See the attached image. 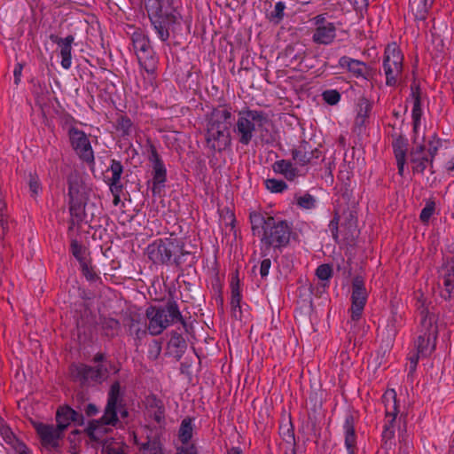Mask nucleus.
I'll return each mask as SVG.
<instances>
[{
  "label": "nucleus",
  "mask_w": 454,
  "mask_h": 454,
  "mask_svg": "<svg viewBox=\"0 0 454 454\" xmlns=\"http://www.w3.org/2000/svg\"><path fill=\"white\" fill-rule=\"evenodd\" d=\"M251 230L254 235L261 232L262 254L267 255V252L273 248L281 250L288 246L292 234V226L286 220H277L266 212L252 211L249 214Z\"/></svg>",
  "instance_id": "obj_1"
},
{
  "label": "nucleus",
  "mask_w": 454,
  "mask_h": 454,
  "mask_svg": "<svg viewBox=\"0 0 454 454\" xmlns=\"http://www.w3.org/2000/svg\"><path fill=\"white\" fill-rule=\"evenodd\" d=\"M206 141L212 151L222 152L231 145L230 128L232 124V107L223 105L206 115Z\"/></svg>",
  "instance_id": "obj_2"
},
{
  "label": "nucleus",
  "mask_w": 454,
  "mask_h": 454,
  "mask_svg": "<svg viewBox=\"0 0 454 454\" xmlns=\"http://www.w3.org/2000/svg\"><path fill=\"white\" fill-rule=\"evenodd\" d=\"M121 395L119 381L112 384L103 416L89 422L85 432L91 441L98 442L108 432L105 426L116 427L119 423L117 416L118 401Z\"/></svg>",
  "instance_id": "obj_3"
},
{
  "label": "nucleus",
  "mask_w": 454,
  "mask_h": 454,
  "mask_svg": "<svg viewBox=\"0 0 454 454\" xmlns=\"http://www.w3.org/2000/svg\"><path fill=\"white\" fill-rule=\"evenodd\" d=\"M268 115L263 111L245 108L239 112L238 120L233 127V132L238 141L243 145L251 143L256 126L262 127L268 122Z\"/></svg>",
  "instance_id": "obj_4"
},
{
  "label": "nucleus",
  "mask_w": 454,
  "mask_h": 454,
  "mask_svg": "<svg viewBox=\"0 0 454 454\" xmlns=\"http://www.w3.org/2000/svg\"><path fill=\"white\" fill-rule=\"evenodd\" d=\"M145 9L160 39L167 41L169 37V26L176 22V16L171 12L164 10L162 0H147Z\"/></svg>",
  "instance_id": "obj_5"
},
{
  "label": "nucleus",
  "mask_w": 454,
  "mask_h": 454,
  "mask_svg": "<svg viewBox=\"0 0 454 454\" xmlns=\"http://www.w3.org/2000/svg\"><path fill=\"white\" fill-rule=\"evenodd\" d=\"M184 242L174 238L159 239L147 247V254L154 263L172 264L176 253L182 250Z\"/></svg>",
  "instance_id": "obj_6"
},
{
  "label": "nucleus",
  "mask_w": 454,
  "mask_h": 454,
  "mask_svg": "<svg viewBox=\"0 0 454 454\" xmlns=\"http://www.w3.org/2000/svg\"><path fill=\"white\" fill-rule=\"evenodd\" d=\"M403 55L395 43L387 45L384 52L383 69L386 84L395 86L403 71Z\"/></svg>",
  "instance_id": "obj_7"
},
{
  "label": "nucleus",
  "mask_w": 454,
  "mask_h": 454,
  "mask_svg": "<svg viewBox=\"0 0 454 454\" xmlns=\"http://www.w3.org/2000/svg\"><path fill=\"white\" fill-rule=\"evenodd\" d=\"M438 334L436 318H425L420 320V334L416 340L417 354L426 356L434 348V341Z\"/></svg>",
  "instance_id": "obj_8"
},
{
  "label": "nucleus",
  "mask_w": 454,
  "mask_h": 454,
  "mask_svg": "<svg viewBox=\"0 0 454 454\" xmlns=\"http://www.w3.org/2000/svg\"><path fill=\"white\" fill-rule=\"evenodd\" d=\"M106 372L107 370H103L102 366L92 367L85 364H73L69 367L72 379L82 385L90 382L101 383Z\"/></svg>",
  "instance_id": "obj_9"
},
{
  "label": "nucleus",
  "mask_w": 454,
  "mask_h": 454,
  "mask_svg": "<svg viewBox=\"0 0 454 454\" xmlns=\"http://www.w3.org/2000/svg\"><path fill=\"white\" fill-rule=\"evenodd\" d=\"M35 427L43 448L49 450L59 449L60 441L64 437V426L38 423Z\"/></svg>",
  "instance_id": "obj_10"
},
{
  "label": "nucleus",
  "mask_w": 454,
  "mask_h": 454,
  "mask_svg": "<svg viewBox=\"0 0 454 454\" xmlns=\"http://www.w3.org/2000/svg\"><path fill=\"white\" fill-rule=\"evenodd\" d=\"M71 145L79 157L87 163L94 162V153L86 134L75 127L68 131Z\"/></svg>",
  "instance_id": "obj_11"
},
{
  "label": "nucleus",
  "mask_w": 454,
  "mask_h": 454,
  "mask_svg": "<svg viewBox=\"0 0 454 454\" xmlns=\"http://www.w3.org/2000/svg\"><path fill=\"white\" fill-rule=\"evenodd\" d=\"M438 286L442 298L445 301L454 299V256L447 260L439 270Z\"/></svg>",
  "instance_id": "obj_12"
},
{
  "label": "nucleus",
  "mask_w": 454,
  "mask_h": 454,
  "mask_svg": "<svg viewBox=\"0 0 454 454\" xmlns=\"http://www.w3.org/2000/svg\"><path fill=\"white\" fill-rule=\"evenodd\" d=\"M367 295L364 278L360 276L355 277L352 281V304L350 308L352 320L356 321L361 317L367 301Z\"/></svg>",
  "instance_id": "obj_13"
},
{
  "label": "nucleus",
  "mask_w": 454,
  "mask_h": 454,
  "mask_svg": "<svg viewBox=\"0 0 454 454\" xmlns=\"http://www.w3.org/2000/svg\"><path fill=\"white\" fill-rule=\"evenodd\" d=\"M292 159L300 166L311 164L313 160H317L322 156V153L317 148H312L307 141H301L300 145L292 149Z\"/></svg>",
  "instance_id": "obj_14"
},
{
  "label": "nucleus",
  "mask_w": 454,
  "mask_h": 454,
  "mask_svg": "<svg viewBox=\"0 0 454 454\" xmlns=\"http://www.w3.org/2000/svg\"><path fill=\"white\" fill-rule=\"evenodd\" d=\"M163 309L158 305H150L145 309V317L148 321L147 330L153 336H157L162 333L167 328L162 317Z\"/></svg>",
  "instance_id": "obj_15"
},
{
  "label": "nucleus",
  "mask_w": 454,
  "mask_h": 454,
  "mask_svg": "<svg viewBox=\"0 0 454 454\" xmlns=\"http://www.w3.org/2000/svg\"><path fill=\"white\" fill-rule=\"evenodd\" d=\"M410 160L412 165V171L423 174L426 168L433 167L434 160L426 152V145L423 144L417 145L410 152Z\"/></svg>",
  "instance_id": "obj_16"
},
{
  "label": "nucleus",
  "mask_w": 454,
  "mask_h": 454,
  "mask_svg": "<svg viewBox=\"0 0 454 454\" xmlns=\"http://www.w3.org/2000/svg\"><path fill=\"white\" fill-rule=\"evenodd\" d=\"M57 426H64V431L67 428L71 422L78 426H82L84 417L80 411L71 408L68 405L59 407L56 412Z\"/></svg>",
  "instance_id": "obj_17"
},
{
  "label": "nucleus",
  "mask_w": 454,
  "mask_h": 454,
  "mask_svg": "<svg viewBox=\"0 0 454 454\" xmlns=\"http://www.w3.org/2000/svg\"><path fill=\"white\" fill-rule=\"evenodd\" d=\"M158 307L163 309L162 317L168 327L176 322H180L186 329L187 323L182 316L179 306L175 300L168 299L164 304L158 305Z\"/></svg>",
  "instance_id": "obj_18"
},
{
  "label": "nucleus",
  "mask_w": 454,
  "mask_h": 454,
  "mask_svg": "<svg viewBox=\"0 0 454 454\" xmlns=\"http://www.w3.org/2000/svg\"><path fill=\"white\" fill-rule=\"evenodd\" d=\"M50 40L60 47L61 66L64 69H69L72 64V43L74 37L72 35L66 38L59 37L57 35H50Z\"/></svg>",
  "instance_id": "obj_19"
},
{
  "label": "nucleus",
  "mask_w": 454,
  "mask_h": 454,
  "mask_svg": "<svg viewBox=\"0 0 454 454\" xmlns=\"http://www.w3.org/2000/svg\"><path fill=\"white\" fill-rule=\"evenodd\" d=\"M339 65L341 67H346L356 77H363L370 79L372 76V69L364 62L343 56L339 60Z\"/></svg>",
  "instance_id": "obj_20"
},
{
  "label": "nucleus",
  "mask_w": 454,
  "mask_h": 454,
  "mask_svg": "<svg viewBox=\"0 0 454 454\" xmlns=\"http://www.w3.org/2000/svg\"><path fill=\"white\" fill-rule=\"evenodd\" d=\"M382 402L385 404V415L387 419L384 427L394 429L395 419L398 414V406L395 391L392 390L390 393L386 392L382 396Z\"/></svg>",
  "instance_id": "obj_21"
},
{
  "label": "nucleus",
  "mask_w": 454,
  "mask_h": 454,
  "mask_svg": "<svg viewBox=\"0 0 454 454\" xmlns=\"http://www.w3.org/2000/svg\"><path fill=\"white\" fill-rule=\"evenodd\" d=\"M145 407L151 418L158 424L165 422V406L162 400L155 395H150L145 397Z\"/></svg>",
  "instance_id": "obj_22"
},
{
  "label": "nucleus",
  "mask_w": 454,
  "mask_h": 454,
  "mask_svg": "<svg viewBox=\"0 0 454 454\" xmlns=\"http://www.w3.org/2000/svg\"><path fill=\"white\" fill-rule=\"evenodd\" d=\"M125 325L128 327L130 335H134L135 339L141 340L147 334V325H145L142 317L137 313H130L125 319Z\"/></svg>",
  "instance_id": "obj_23"
},
{
  "label": "nucleus",
  "mask_w": 454,
  "mask_h": 454,
  "mask_svg": "<svg viewBox=\"0 0 454 454\" xmlns=\"http://www.w3.org/2000/svg\"><path fill=\"white\" fill-rule=\"evenodd\" d=\"M336 37V27L334 23H328L325 26L316 27L312 41L317 44L328 45L331 44Z\"/></svg>",
  "instance_id": "obj_24"
},
{
  "label": "nucleus",
  "mask_w": 454,
  "mask_h": 454,
  "mask_svg": "<svg viewBox=\"0 0 454 454\" xmlns=\"http://www.w3.org/2000/svg\"><path fill=\"white\" fill-rule=\"evenodd\" d=\"M411 98L413 100V107H412V124L413 129L416 131L419 125L420 124V120L422 116V109H421V91L420 87L415 82L411 85Z\"/></svg>",
  "instance_id": "obj_25"
},
{
  "label": "nucleus",
  "mask_w": 454,
  "mask_h": 454,
  "mask_svg": "<svg viewBox=\"0 0 454 454\" xmlns=\"http://www.w3.org/2000/svg\"><path fill=\"white\" fill-rule=\"evenodd\" d=\"M197 261L196 252L185 250L184 247H182V250L176 253L172 265H175L180 270L184 271L194 266Z\"/></svg>",
  "instance_id": "obj_26"
},
{
  "label": "nucleus",
  "mask_w": 454,
  "mask_h": 454,
  "mask_svg": "<svg viewBox=\"0 0 454 454\" xmlns=\"http://www.w3.org/2000/svg\"><path fill=\"white\" fill-rule=\"evenodd\" d=\"M167 348L169 355L176 360H180L186 350L187 343L182 334L176 332H172L171 338L168 342Z\"/></svg>",
  "instance_id": "obj_27"
},
{
  "label": "nucleus",
  "mask_w": 454,
  "mask_h": 454,
  "mask_svg": "<svg viewBox=\"0 0 454 454\" xmlns=\"http://www.w3.org/2000/svg\"><path fill=\"white\" fill-rule=\"evenodd\" d=\"M345 430V445L348 454H355V447L356 443V437L355 433V421L352 415L346 417L344 422Z\"/></svg>",
  "instance_id": "obj_28"
},
{
  "label": "nucleus",
  "mask_w": 454,
  "mask_h": 454,
  "mask_svg": "<svg viewBox=\"0 0 454 454\" xmlns=\"http://www.w3.org/2000/svg\"><path fill=\"white\" fill-rule=\"evenodd\" d=\"M135 444L138 447L140 454H163L161 444L158 437H146L145 442H138L135 436Z\"/></svg>",
  "instance_id": "obj_29"
},
{
  "label": "nucleus",
  "mask_w": 454,
  "mask_h": 454,
  "mask_svg": "<svg viewBox=\"0 0 454 454\" xmlns=\"http://www.w3.org/2000/svg\"><path fill=\"white\" fill-rule=\"evenodd\" d=\"M140 66L148 73L153 74L157 67V57L153 48H146L145 51L137 54Z\"/></svg>",
  "instance_id": "obj_30"
},
{
  "label": "nucleus",
  "mask_w": 454,
  "mask_h": 454,
  "mask_svg": "<svg viewBox=\"0 0 454 454\" xmlns=\"http://www.w3.org/2000/svg\"><path fill=\"white\" fill-rule=\"evenodd\" d=\"M69 212L71 215L69 230H72L74 225H79L84 218V207L79 198L69 200Z\"/></svg>",
  "instance_id": "obj_31"
},
{
  "label": "nucleus",
  "mask_w": 454,
  "mask_h": 454,
  "mask_svg": "<svg viewBox=\"0 0 454 454\" xmlns=\"http://www.w3.org/2000/svg\"><path fill=\"white\" fill-rule=\"evenodd\" d=\"M434 0H410V8L416 20H425Z\"/></svg>",
  "instance_id": "obj_32"
},
{
  "label": "nucleus",
  "mask_w": 454,
  "mask_h": 454,
  "mask_svg": "<svg viewBox=\"0 0 454 454\" xmlns=\"http://www.w3.org/2000/svg\"><path fill=\"white\" fill-rule=\"evenodd\" d=\"M272 168L274 172L283 175L289 181H293L298 176V169L293 166L290 160H277Z\"/></svg>",
  "instance_id": "obj_33"
},
{
  "label": "nucleus",
  "mask_w": 454,
  "mask_h": 454,
  "mask_svg": "<svg viewBox=\"0 0 454 454\" xmlns=\"http://www.w3.org/2000/svg\"><path fill=\"white\" fill-rule=\"evenodd\" d=\"M99 325L104 334L108 338H114L118 335L121 329L119 320L109 317L100 316Z\"/></svg>",
  "instance_id": "obj_34"
},
{
  "label": "nucleus",
  "mask_w": 454,
  "mask_h": 454,
  "mask_svg": "<svg viewBox=\"0 0 454 454\" xmlns=\"http://www.w3.org/2000/svg\"><path fill=\"white\" fill-rule=\"evenodd\" d=\"M107 171H111L112 173V176L106 181L109 187H123V184L121 182V175L123 173V166L121 161L112 160Z\"/></svg>",
  "instance_id": "obj_35"
},
{
  "label": "nucleus",
  "mask_w": 454,
  "mask_h": 454,
  "mask_svg": "<svg viewBox=\"0 0 454 454\" xmlns=\"http://www.w3.org/2000/svg\"><path fill=\"white\" fill-rule=\"evenodd\" d=\"M372 111V104L365 98H361L357 104V114L356 117V124L362 126L364 124L366 119L369 117V114Z\"/></svg>",
  "instance_id": "obj_36"
},
{
  "label": "nucleus",
  "mask_w": 454,
  "mask_h": 454,
  "mask_svg": "<svg viewBox=\"0 0 454 454\" xmlns=\"http://www.w3.org/2000/svg\"><path fill=\"white\" fill-rule=\"evenodd\" d=\"M192 420L191 418H185L181 422L178 431V438L182 443H188L192 438Z\"/></svg>",
  "instance_id": "obj_37"
},
{
  "label": "nucleus",
  "mask_w": 454,
  "mask_h": 454,
  "mask_svg": "<svg viewBox=\"0 0 454 454\" xmlns=\"http://www.w3.org/2000/svg\"><path fill=\"white\" fill-rule=\"evenodd\" d=\"M132 43L136 54L145 51L146 48L152 47L148 37L142 31L133 33Z\"/></svg>",
  "instance_id": "obj_38"
},
{
  "label": "nucleus",
  "mask_w": 454,
  "mask_h": 454,
  "mask_svg": "<svg viewBox=\"0 0 454 454\" xmlns=\"http://www.w3.org/2000/svg\"><path fill=\"white\" fill-rule=\"evenodd\" d=\"M133 123L131 120L123 114H118L115 121V129L122 137L129 136L132 131Z\"/></svg>",
  "instance_id": "obj_39"
},
{
  "label": "nucleus",
  "mask_w": 454,
  "mask_h": 454,
  "mask_svg": "<svg viewBox=\"0 0 454 454\" xmlns=\"http://www.w3.org/2000/svg\"><path fill=\"white\" fill-rule=\"evenodd\" d=\"M395 159L406 158L408 141L399 135L392 143Z\"/></svg>",
  "instance_id": "obj_40"
},
{
  "label": "nucleus",
  "mask_w": 454,
  "mask_h": 454,
  "mask_svg": "<svg viewBox=\"0 0 454 454\" xmlns=\"http://www.w3.org/2000/svg\"><path fill=\"white\" fill-rule=\"evenodd\" d=\"M415 297L417 301V309L419 311L421 319L435 318V316L433 313H429L428 311V308L427 306V299L424 294L421 291H418L415 293Z\"/></svg>",
  "instance_id": "obj_41"
},
{
  "label": "nucleus",
  "mask_w": 454,
  "mask_h": 454,
  "mask_svg": "<svg viewBox=\"0 0 454 454\" xmlns=\"http://www.w3.org/2000/svg\"><path fill=\"white\" fill-rule=\"evenodd\" d=\"M240 301H241V294L239 291V279L234 282L231 281V309L233 310V313L235 314L236 309H239L240 311Z\"/></svg>",
  "instance_id": "obj_42"
},
{
  "label": "nucleus",
  "mask_w": 454,
  "mask_h": 454,
  "mask_svg": "<svg viewBox=\"0 0 454 454\" xmlns=\"http://www.w3.org/2000/svg\"><path fill=\"white\" fill-rule=\"evenodd\" d=\"M153 185L161 184L166 182L167 179V170L164 166V163L154 164L153 166Z\"/></svg>",
  "instance_id": "obj_43"
},
{
  "label": "nucleus",
  "mask_w": 454,
  "mask_h": 454,
  "mask_svg": "<svg viewBox=\"0 0 454 454\" xmlns=\"http://www.w3.org/2000/svg\"><path fill=\"white\" fill-rule=\"evenodd\" d=\"M162 349V341L160 340H153L148 346V358L155 361L159 358Z\"/></svg>",
  "instance_id": "obj_44"
},
{
  "label": "nucleus",
  "mask_w": 454,
  "mask_h": 454,
  "mask_svg": "<svg viewBox=\"0 0 454 454\" xmlns=\"http://www.w3.org/2000/svg\"><path fill=\"white\" fill-rule=\"evenodd\" d=\"M265 185L271 192H282L287 189V184L283 180L270 178L265 180Z\"/></svg>",
  "instance_id": "obj_45"
},
{
  "label": "nucleus",
  "mask_w": 454,
  "mask_h": 454,
  "mask_svg": "<svg viewBox=\"0 0 454 454\" xmlns=\"http://www.w3.org/2000/svg\"><path fill=\"white\" fill-rule=\"evenodd\" d=\"M296 202L299 207L305 209H311L316 207L315 198L308 192L302 196L296 197Z\"/></svg>",
  "instance_id": "obj_46"
},
{
  "label": "nucleus",
  "mask_w": 454,
  "mask_h": 454,
  "mask_svg": "<svg viewBox=\"0 0 454 454\" xmlns=\"http://www.w3.org/2000/svg\"><path fill=\"white\" fill-rule=\"evenodd\" d=\"M68 184V197L71 199H78L80 193V184L78 178L76 176H68L67 178Z\"/></svg>",
  "instance_id": "obj_47"
},
{
  "label": "nucleus",
  "mask_w": 454,
  "mask_h": 454,
  "mask_svg": "<svg viewBox=\"0 0 454 454\" xmlns=\"http://www.w3.org/2000/svg\"><path fill=\"white\" fill-rule=\"evenodd\" d=\"M442 146V140L437 137L436 134H434L431 139L428 141V149L426 150L427 153L430 156V158L434 160V157L437 154L439 148Z\"/></svg>",
  "instance_id": "obj_48"
},
{
  "label": "nucleus",
  "mask_w": 454,
  "mask_h": 454,
  "mask_svg": "<svg viewBox=\"0 0 454 454\" xmlns=\"http://www.w3.org/2000/svg\"><path fill=\"white\" fill-rule=\"evenodd\" d=\"M28 186L32 197L37 196L42 190L40 179L36 173L29 174Z\"/></svg>",
  "instance_id": "obj_49"
},
{
  "label": "nucleus",
  "mask_w": 454,
  "mask_h": 454,
  "mask_svg": "<svg viewBox=\"0 0 454 454\" xmlns=\"http://www.w3.org/2000/svg\"><path fill=\"white\" fill-rule=\"evenodd\" d=\"M286 4L283 2H278L275 4L274 11L270 14V20L275 23H279L284 18Z\"/></svg>",
  "instance_id": "obj_50"
},
{
  "label": "nucleus",
  "mask_w": 454,
  "mask_h": 454,
  "mask_svg": "<svg viewBox=\"0 0 454 454\" xmlns=\"http://www.w3.org/2000/svg\"><path fill=\"white\" fill-rule=\"evenodd\" d=\"M322 98L328 105L334 106L340 100V94L337 90H327L322 93Z\"/></svg>",
  "instance_id": "obj_51"
},
{
  "label": "nucleus",
  "mask_w": 454,
  "mask_h": 454,
  "mask_svg": "<svg viewBox=\"0 0 454 454\" xmlns=\"http://www.w3.org/2000/svg\"><path fill=\"white\" fill-rule=\"evenodd\" d=\"M80 265H81L82 272L84 275V277L87 278V280L92 282V281H96L99 278V277L94 271L93 268L91 266H90L86 261L82 262V263H80Z\"/></svg>",
  "instance_id": "obj_52"
},
{
  "label": "nucleus",
  "mask_w": 454,
  "mask_h": 454,
  "mask_svg": "<svg viewBox=\"0 0 454 454\" xmlns=\"http://www.w3.org/2000/svg\"><path fill=\"white\" fill-rule=\"evenodd\" d=\"M332 274L333 269L329 264H321L316 270V275L321 280H328Z\"/></svg>",
  "instance_id": "obj_53"
},
{
  "label": "nucleus",
  "mask_w": 454,
  "mask_h": 454,
  "mask_svg": "<svg viewBox=\"0 0 454 454\" xmlns=\"http://www.w3.org/2000/svg\"><path fill=\"white\" fill-rule=\"evenodd\" d=\"M70 247H71L72 254L78 260V262L80 263H82V262H85L86 261V259L82 255L83 247H82V245H80L78 243L77 240H75V239L72 240Z\"/></svg>",
  "instance_id": "obj_54"
},
{
  "label": "nucleus",
  "mask_w": 454,
  "mask_h": 454,
  "mask_svg": "<svg viewBox=\"0 0 454 454\" xmlns=\"http://www.w3.org/2000/svg\"><path fill=\"white\" fill-rule=\"evenodd\" d=\"M339 222L340 215L338 213H335L333 218L330 221L329 229L332 232L333 238L335 241H338L339 238Z\"/></svg>",
  "instance_id": "obj_55"
},
{
  "label": "nucleus",
  "mask_w": 454,
  "mask_h": 454,
  "mask_svg": "<svg viewBox=\"0 0 454 454\" xmlns=\"http://www.w3.org/2000/svg\"><path fill=\"white\" fill-rule=\"evenodd\" d=\"M176 454H198V450L193 443H182L180 447H177Z\"/></svg>",
  "instance_id": "obj_56"
},
{
  "label": "nucleus",
  "mask_w": 454,
  "mask_h": 454,
  "mask_svg": "<svg viewBox=\"0 0 454 454\" xmlns=\"http://www.w3.org/2000/svg\"><path fill=\"white\" fill-rule=\"evenodd\" d=\"M434 211V202L430 204H427L426 207L421 210L419 218L423 223H427Z\"/></svg>",
  "instance_id": "obj_57"
},
{
  "label": "nucleus",
  "mask_w": 454,
  "mask_h": 454,
  "mask_svg": "<svg viewBox=\"0 0 454 454\" xmlns=\"http://www.w3.org/2000/svg\"><path fill=\"white\" fill-rule=\"evenodd\" d=\"M168 232L169 234L168 238H174L176 239H182L184 240L183 235V229L182 226L178 223H175L171 226L170 229H168Z\"/></svg>",
  "instance_id": "obj_58"
},
{
  "label": "nucleus",
  "mask_w": 454,
  "mask_h": 454,
  "mask_svg": "<svg viewBox=\"0 0 454 454\" xmlns=\"http://www.w3.org/2000/svg\"><path fill=\"white\" fill-rule=\"evenodd\" d=\"M286 56L291 58V61L294 60L297 63H301L304 59L303 53H294V47L288 46L286 49Z\"/></svg>",
  "instance_id": "obj_59"
},
{
  "label": "nucleus",
  "mask_w": 454,
  "mask_h": 454,
  "mask_svg": "<svg viewBox=\"0 0 454 454\" xmlns=\"http://www.w3.org/2000/svg\"><path fill=\"white\" fill-rule=\"evenodd\" d=\"M149 160L153 163V166H154V164L163 163L162 160L160 159V156L157 152L156 147L153 145H150Z\"/></svg>",
  "instance_id": "obj_60"
},
{
  "label": "nucleus",
  "mask_w": 454,
  "mask_h": 454,
  "mask_svg": "<svg viewBox=\"0 0 454 454\" xmlns=\"http://www.w3.org/2000/svg\"><path fill=\"white\" fill-rule=\"evenodd\" d=\"M419 356V354H414L409 357V376H412L415 372Z\"/></svg>",
  "instance_id": "obj_61"
},
{
  "label": "nucleus",
  "mask_w": 454,
  "mask_h": 454,
  "mask_svg": "<svg viewBox=\"0 0 454 454\" xmlns=\"http://www.w3.org/2000/svg\"><path fill=\"white\" fill-rule=\"evenodd\" d=\"M270 266H271L270 259L266 258L262 261L261 266H260V274H261L262 278L268 276Z\"/></svg>",
  "instance_id": "obj_62"
},
{
  "label": "nucleus",
  "mask_w": 454,
  "mask_h": 454,
  "mask_svg": "<svg viewBox=\"0 0 454 454\" xmlns=\"http://www.w3.org/2000/svg\"><path fill=\"white\" fill-rule=\"evenodd\" d=\"M114 196L113 203L117 206L121 201V193L122 192L123 187H109Z\"/></svg>",
  "instance_id": "obj_63"
},
{
  "label": "nucleus",
  "mask_w": 454,
  "mask_h": 454,
  "mask_svg": "<svg viewBox=\"0 0 454 454\" xmlns=\"http://www.w3.org/2000/svg\"><path fill=\"white\" fill-rule=\"evenodd\" d=\"M350 3L357 12H363L364 10H366L368 5L367 0H352Z\"/></svg>",
  "instance_id": "obj_64"
}]
</instances>
